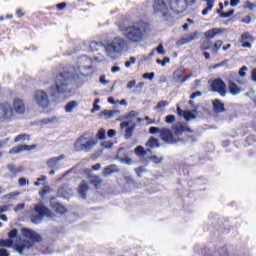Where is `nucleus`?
I'll list each match as a JSON object with an SVG mask.
<instances>
[{"instance_id":"f257e3e1","label":"nucleus","mask_w":256,"mask_h":256,"mask_svg":"<svg viewBox=\"0 0 256 256\" xmlns=\"http://www.w3.org/2000/svg\"><path fill=\"white\" fill-rule=\"evenodd\" d=\"M148 133H150V135L159 133V137L163 143L169 145H177L188 141H190V143H196L197 141L196 135H187L185 139L180 137L183 133H194V131L183 122H178L175 125H172L171 129L165 127H150Z\"/></svg>"},{"instance_id":"f03ea898","label":"nucleus","mask_w":256,"mask_h":256,"mask_svg":"<svg viewBox=\"0 0 256 256\" xmlns=\"http://www.w3.org/2000/svg\"><path fill=\"white\" fill-rule=\"evenodd\" d=\"M105 49L106 55L110 57V59H115L123 49H125V40L122 38L116 37L112 41H108L106 44L103 42L92 41L90 43L91 51H100L101 49Z\"/></svg>"},{"instance_id":"7ed1b4c3","label":"nucleus","mask_w":256,"mask_h":256,"mask_svg":"<svg viewBox=\"0 0 256 256\" xmlns=\"http://www.w3.org/2000/svg\"><path fill=\"white\" fill-rule=\"evenodd\" d=\"M151 31V26L147 22H137L128 26L123 34L132 43H141L147 37V33Z\"/></svg>"},{"instance_id":"20e7f679","label":"nucleus","mask_w":256,"mask_h":256,"mask_svg":"<svg viewBox=\"0 0 256 256\" xmlns=\"http://www.w3.org/2000/svg\"><path fill=\"white\" fill-rule=\"evenodd\" d=\"M55 90L58 95L71 96L73 93L72 78L69 72H61L55 79Z\"/></svg>"},{"instance_id":"39448f33","label":"nucleus","mask_w":256,"mask_h":256,"mask_svg":"<svg viewBox=\"0 0 256 256\" xmlns=\"http://www.w3.org/2000/svg\"><path fill=\"white\" fill-rule=\"evenodd\" d=\"M97 145V139L92 138L91 132H85L82 136L77 138L74 143V150L76 152H91V150Z\"/></svg>"},{"instance_id":"423d86ee","label":"nucleus","mask_w":256,"mask_h":256,"mask_svg":"<svg viewBox=\"0 0 256 256\" xmlns=\"http://www.w3.org/2000/svg\"><path fill=\"white\" fill-rule=\"evenodd\" d=\"M21 237L24 238L14 245V250L18 254L23 255L24 251L29 250L33 246V230L21 228Z\"/></svg>"},{"instance_id":"0eeeda50","label":"nucleus","mask_w":256,"mask_h":256,"mask_svg":"<svg viewBox=\"0 0 256 256\" xmlns=\"http://www.w3.org/2000/svg\"><path fill=\"white\" fill-rule=\"evenodd\" d=\"M34 212L38 215L33 217L34 224L38 223V220H41L44 217L54 218V212L47 208V206H44V204H36V206H34Z\"/></svg>"},{"instance_id":"6e6552de","label":"nucleus","mask_w":256,"mask_h":256,"mask_svg":"<svg viewBox=\"0 0 256 256\" xmlns=\"http://www.w3.org/2000/svg\"><path fill=\"white\" fill-rule=\"evenodd\" d=\"M14 112L10 102H0V122H5L13 118Z\"/></svg>"},{"instance_id":"1a4fd4ad","label":"nucleus","mask_w":256,"mask_h":256,"mask_svg":"<svg viewBox=\"0 0 256 256\" xmlns=\"http://www.w3.org/2000/svg\"><path fill=\"white\" fill-rule=\"evenodd\" d=\"M210 91L213 93H218L221 97L227 95V85L221 78H215V80L210 82Z\"/></svg>"},{"instance_id":"9d476101","label":"nucleus","mask_w":256,"mask_h":256,"mask_svg":"<svg viewBox=\"0 0 256 256\" xmlns=\"http://www.w3.org/2000/svg\"><path fill=\"white\" fill-rule=\"evenodd\" d=\"M34 101L42 108H48L49 106V98L45 91L37 90L34 92Z\"/></svg>"},{"instance_id":"9b49d317","label":"nucleus","mask_w":256,"mask_h":256,"mask_svg":"<svg viewBox=\"0 0 256 256\" xmlns=\"http://www.w3.org/2000/svg\"><path fill=\"white\" fill-rule=\"evenodd\" d=\"M97 63H105V58H103V56H95L94 58H91L86 55L78 58L79 65H97Z\"/></svg>"},{"instance_id":"f8f14e48","label":"nucleus","mask_w":256,"mask_h":256,"mask_svg":"<svg viewBox=\"0 0 256 256\" xmlns=\"http://www.w3.org/2000/svg\"><path fill=\"white\" fill-rule=\"evenodd\" d=\"M199 37H201L200 32L196 31L193 32L191 34H186L184 36L181 37V39H179L177 41V45H187L188 43H191L192 41H197V39H199Z\"/></svg>"},{"instance_id":"ddd939ff","label":"nucleus","mask_w":256,"mask_h":256,"mask_svg":"<svg viewBox=\"0 0 256 256\" xmlns=\"http://www.w3.org/2000/svg\"><path fill=\"white\" fill-rule=\"evenodd\" d=\"M120 131H124L125 135V139L129 140L132 138V136L134 135V131H135V124L132 126H129V122H122L120 123Z\"/></svg>"},{"instance_id":"4468645a","label":"nucleus","mask_w":256,"mask_h":256,"mask_svg":"<svg viewBox=\"0 0 256 256\" xmlns=\"http://www.w3.org/2000/svg\"><path fill=\"white\" fill-rule=\"evenodd\" d=\"M11 107H12L13 113H16V114H24V112H26V105L24 104L23 100H20L19 98L14 99Z\"/></svg>"},{"instance_id":"2eb2a0df","label":"nucleus","mask_w":256,"mask_h":256,"mask_svg":"<svg viewBox=\"0 0 256 256\" xmlns=\"http://www.w3.org/2000/svg\"><path fill=\"white\" fill-rule=\"evenodd\" d=\"M184 66H180L178 69L173 72V79L176 81H179L180 83H185L188 79H190L191 74H188L187 76H184Z\"/></svg>"},{"instance_id":"dca6fc26","label":"nucleus","mask_w":256,"mask_h":256,"mask_svg":"<svg viewBox=\"0 0 256 256\" xmlns=\"http://www.w3.org/2000/svg\"><path fill=\"white\" fill-rule=\"evenodd\" d=\"M225 33V29L223 28H213L204 33V37L206 39H215V37H219V35Z\"/></svg>"},{"instance_id":"f3484780","label":"nucleus","mask_w":256,"mask_h":256,"mask_svg":"<svg viewBox=\"0 0 256 256\" xmlns=\"http://www.w3.org/2000/svg\"><path fill=\"white\" fill-rule=\"evenodd\" d=\"M240 43H242V47H244V49H251V43H253V36H251L249 33L242 34L240 38Z\"/></svg>"},{"instance_id":"a211bd4d","label":"nucleus","mask_w":256,"mask_h":256,"mask_svg":"<svg viewBox=\"0 0 256 256\" xmlns=\"http://www.w3.org/2000/svg\"><path fill=\"white\" fill-rule=\"evenodd\" d=\"M51 209L59 215H65L67 213V208L60 202H51Z\"/></svg>"},{"instance_id":"6ab92c4d","label":"nucleus","mask_w":256,"mask_h":256,"mask_svg":"<svg viewBox=\"0 0 256 256\" xmlns=\"http://www.w3.org/2000/svg\"><path fill=\"white\" fill-rule=\"evenodd\" d=\"M212 107H213V112H215L216 114H221L225 112V105L219 99L213 100Z\"/></svg>"},{"instance_id":"aec40b11","label":"nucleus","mask_w":256,"mask_h":256,"mask_svg":"<svg viewBox=\"0 0 256 256\" xmlns=\"http://www.w3.org/2000/svg\"><path fill=\"white\" fill-rule=\"evenodd\" d=\"M6 169H8L9 173H11L12 177L17 176L24 171L23 166H15L14 164H8Z\"/></svg>"},{"instance_id":"412c9836","label":"nucleus","mask_w":256,"mask_h":256,"mask_svg":"<svg viewBox=\"0 0 256 256\" xmlns=\"http://www.w3.org/2000/svg\"><path fill=\"white\" fill-rule=\"evenodd\" d=\"M32 149H33V146H27V145L15 146L11 150H9V154H11V155L20 154L23 151H30Z\"/></svg>"},{"instance_id":"4be33fe9","label":"nucleus","mask_w":256,"mask_h":256,"mask_svg":"<svg viewBox=\"0 0 256 256\" xmlns=\"http://www.w3.org/2000/svg\"><path fill=\"white\" fill-rule=\"evenodd\" d=\"M228 89L230 90V94L232 96L239 95L242 92V89L233 81H228Z\"/></svg>"},{"instance_id":"5701e85b","label":"nucleus","mask_w":256,"mask_h":256,"mask_svg":"<svg viewBox=\"0 0 256 256\" xmlns=\"http://www.w3.org/2000/svg\"><path fill=\"white\" fill-rule=\"evenodd\" d=\"M89 191L88 183L85 181H82L79 185V194L82 196L83 199H87V193Z\"/></svg>"},{"instance_id":"b1692460","label":"nucleus","mask_w":256,"mask_h":256,"mask_svg":"<svg viewBox=\"0 0 256 256\" xmlns=\"http://www.w3.org/2000/svg\"><path fill=\"white\" fill-rule=\"evenodd\" d=\"M55 121H57V117L52 116L51 118H43L37 122H34V125L44 126V125L53 124Z\"/></svg>"},{"instance_id":"393cba45","label":"nucleus","mask_w":256,"mask_h":256,"mask_svg":"<svg viewBox=\"0 0 256 256\" xmlns=\"http://www.w3.org/2000/svg\"><path fill=\"white\" fill-rule=\"evenodd\" d=\"M145 147H148L150 149L159 148L160 147L159 139L155 137H150L147 143H145Z\"/></svg>"},{"instance_id":"a878e982","label":"nucleus","mask_w":256,"mask_h":256,"mask_svg":"<svg viewBox=\"0 0 256 256\" xmlns=\"http://www.w3.org/2000/svg\"><path fill=\"white\" fill-rule=\"evenodd\" d=\"M65 158L64 154L58 156V157H54L49 159L46 164L48 165L49 168H54L58 162H60L61 160H63Z\"/></svg>"},{"instance_id":"bb28decb","label":"nucleus","mask_w":256,"mask_h":256,"mask_svg":"<svg viewBox=\"0 0 256 256\" xmlns=\"http://www.w3.org/2000/svg\"><path fill=\"white\" fill-rule=\"evenodd\" d=\"M13 239H0V248H14Z\"/></svg>"},{"instance_id":"cd10ccee","label":"nucleus","mask_w":256,"mask_h":256,"mask_svg":"<svg viewBox=\"0 0 256 256\" xmlns=\"http://www.w3.org/2000/svg\"><path fill=\"white\" fill-rule=\"evenodd\" d=\"M102 183L103 179L99 176H92L91 181H89V184L94 185L95 189H100Z\"/></svg>"},{"instance_id":"c85d7f7f","label":"nucleus","mask_w":256,"mask_h":256,"mask_svg":"<svg viewBox=\"0 0 256 256\" xmlns=\"http://www.w3.org/2000/svg\"><path fill=\"white\" fill-rule=\"evenodd\" d=\"M207 3V7L202 11V15H209V12L213 9L215 5V0H204Z\"/></svg>"},{"instance_id":"c756f323","label":"nucleus","mask_w":256,"mask_h":256,"mask_svg":"<svg viewBox=\"0 0 256 256\" xmlns=\"http://www.w3.org/2000/svg\"><path fill=\"white\" fill-rule=\"evenodd\" d=\"M115 167H116L115 164H111L110 166L105 167L103 170V175L105 177L112 175L113 173H115Z\"/></svg>"},{"instance_id":"7c9ffc66","label":"nucleus","mask_w":256,"mask_h":256,"mask_svg":"<svg viewBox=\"0 0 256 256\" xmlns=\"http://www.w3.org/2000/svg\"><path fill=\"white\" fill-rule=\"evenodd\" d=\"M76 107H78V102L70 101V102L67 103V105L64 108V110H66L67 113H72L73 109H75Z\"/></svg>"},{"instance_id":"2f4dec72","label":"nucleus","mask_w":256,"mask_h":256,"mask_svg":"<svg viewBox=\"0 0 256 256\" xmlns=\"http://www.w3.org/2000/svg\"><path fill=\"white\" fill-rule=\"evenodd\" d=\"M184 117L185 121H190L191 119H196V115L189 111V110H185L183 115H181Z\"/></svg>"},{"instance_id":"473e14b6","label":"nucleus","mask_w":256,"mask_h":256,"mask_svg":"<svg viewBox=\"0 0 256 256\" xmlns=\"http://www.w3.org/2000/svg\"><path fill=\"white\" fill-rule=\"evenodd\" d=\"M221 47H223V41H221V40L216 41V43L212 47V52L214 53V55H217V53L219 52V49H221Z\"/></svg>"},{"instance_id":"72a5a7b5","label":"nucleus","mask_w":256,"mask_h":256,"mask_svg":"<svg viewBox=\"0 0 256 256\" xmlns=\"http://www.w3.org/2000/svg\"><path fill=\"white\" fill-rule=\"evenodd\" d=\"M211 45H213L211 40H204L203 43L200 46V49L202 51H207V49H211Z\"/></svg>"},{"instance_id":"f704fd0d","label":"nucleus","mask_w":256,"mask_h":256,"mask_svg":"<svg viewBox=\"0 0 256 256\" xmlns=\"http://www.w3.org/2000/svg\"><path fill=\"white\" fill-rule=\"evenodd\" d=\"M96 139L103 141L106 139V130L101 128L98 130V133H96Z\"/></svg>"},{"instance_id":"c9c22d12","label":"nucleus","mask_w":256,"mask_h":256,"mask_svg":"<svg viewBox=\"0 0 256 256\" xmlns=\"http://www.w3.org/2000/svg\"><path fill=\"white\" fill-rule=\"evenodd\" d=\"M45 181H47V176L42 175L34 181V186L45 185Z\"/></svg>"},{"instance_id":"e433bc0d","label":"nucleus","mask_w":256,"mask_h":256,"mask_svg":"<svg viewBox=\"0 0 256 256\" xmlns=\"http://www.w3.org/2000/svg\"><path fill=\"white\" fill-rule=\"evenodd\" d=\"M218 13L220 17H224V18L233 17V15H235V10H230L228 12H222V13H221V10H218Z\"/></svg>"},{"instance_id":"4c0bfd02","label":"nucleus","mask_w":256,"mask_h":256,"mask_svg":"<svg viewBox=\"0 0 256 256\" xmlns=\"http://www.w3.org/2000/svg\"><path fill=\"white\" fill-rule=\"evenodd\" d=\"M243 8L244 9H249V11H253V9H256V4L255 3H251L250 1H246L243 4Z\"/></svg>"},{"instance_id":"58836bf2","label":"nucleus","mask_w":256,"mask_h":256,"mask_svg":"<svg viewBox=\"0 0 256 256\" xmlns=\"http://www.w3.org/2000/svg\"><path fill=\"white\" fill-rule=\"evenodd\" d=\"M37 243H42V237L37 232H33V246Z\"/></svg>"},{"instance_id":"ea45409f","label":"nucleus","mask_w":256,"mask_h":256,"mask_svg":"<svg viewBox=\"0 0 256 256\" xmlns=\"http://www.w3.org/2000/svg\"><path fill=\"white\" fill-rule=\"evenodd\" d=\"M17 235H19V230H17V229H12L11 231L8 232L9 240H13V239L17 238Z\"/></svg>"},{"instance_id":"a19ab883","label":"nucleus","mask_w":256,"mask_h":256,"mask_svg":"<svg viewBox=\"0 0 256 256\" xmlns=\"http://www.w3.org/2000/svg\"><path fill=\"white\" fill-rule=\"evenodd\" d=\"M150 160L154 162L156 165H160L163 162V157H158L156 155H153L150 157Z\"/></svg>"},{"instance_id":"79ce46f5","label":"nucleus","mask_w":256,"mask_h":256,"mask_svg":"<svg viewBox=\"0 0 256 256\" xmlns=\"http://www.w3.org/2000/svg\"><path fill=\"white\" fill-rule=\"evenodd\" d=\"M101 114L102 116H105V118L109 119L113 117L115 112L113 110H102Z\"/></svg>"},{"instance_id":"37998d69","label":"nucleus","mask_w":256,"mask_h":256,"mask_svg":"<svg viewBox=\"0 0 256 256\" xmlns=\"http://www.w3.org/2000/svg\"><path fill=\"white\" fill-rule=\"evenodd\" d=\"M176 121V117L174 115H168L164 119V122H166L168 125L173 124Z\"/></svg>"},{"instance_id":"c03bdc74","label":"nucleus","mask_w":256,"mask_h":256,"mask_svg":"<svg viewBox=\"0 0 256 256\" xmlns=\"http://www.w3.org/2000/svg\"><path fill=\"white\" fill-rule=\"evenodd\" d=\"M169 105L168 101H160L157 103L156 107L154 108L155 110H160L162 108H165L166 106Z\"/></svg>"},{"instance_id":"a18cd8bd","label":"nucleus","mask_w":256,"mask_h":256,"mask_svg":"<svg viewBox=\"0 0 256 256\" xmlns=\"http://www.w3.org/2000/svg\"><path fill=\"white\" fill-rule=\"evenodd\" d=\"M135 154L139 156H143L146 154V151L144 150L143 146H138L135 148Z\"/></svg>"},{"instance_id":"49530a36","label":"nucleus","mask_w":256,"mask_h":256,"mask_svg":"<svg viewBox=\"0 0 256 256\" xmlns=\"http://www.w3.org/2000/svg\"><path fill=\"white\" fill-rule=\"evenodd\" d=\"M146 172V169L144 168V166H139L138 168H135V173L136 176L141 177V175H143V173Z\"/></svg>"},{"instance_id":"de8ad7c7","label":"nucleus","mask_w":256,"mask_h":256,"mask_svg":"<svg viewBox=\"0 0 256 256\" xmlns=\"http://www.w3.org/2000/svg\"><path fill=\"white\" fill-rule=\"evenodd\" d=\"M98 103H100V99L96 98L94 101V108H92V113L94 112H98L101 110V107L98 105Z\"/></svg>"},{"instance_id":"09e8293b","label":"nucleus","mask_w":256,"mask_h":256,"mask_svg":"<svg viewBox=\"0 0 256 256\" xmlns=\"http://www.w3.org/2000/svg\"><path fill=\"white\" fill-rule=\"evenodd\" d=\"M49 193V186H45L39 191V196L44 198L45 195Z\"/></svg>"},{"instance_id":"8fccbe9b","label":"nucleus","mask_w":256,"mask_h":256,"mask_svg":"<svg viewBox=\"0 0 256 256\" xmlns=\"http://www.w3.org/2000/svg\"><path fill=\"white\" fill-rule=\"evenodd\" d=\"M142 78L148 81H152L154 79V72L145 73L142 75Z\"/></svg>"},{"instance_id":"3c124183","label":"nucleus","mask_w":256,"mask_h":256,"mask_svg":"<svg viewBox=\"0 0 256 256\" xmlns=\"http://www.w3.org/2000/svg\"><path fill=\"white\" fill-rule=\"evenodd\" d=\"M219 256H228V249L226 246L222 247L220 250H219Z\"/></svg>"},{"instance_id":"603ef678","label":"nucleus","mask_w":256,"mask_h":256,"mask_svg":"<svg viewBox=\"0 0 256 256\" xmlns=\"http://www.w3.org/2000/svg\"><path fill=\"white\" fill-rule=\"evenodd\" d=\"M246 71H247V67L243 66V67H241L240 71H238V75H240V77H245Z\"/></svg>"},{"instance_id":"864d4df0","label":"nucleus","mask_w":256,"mask_h":256,"mask_svg":"<svg viewBox=\"0 0 256 256\" xmlns=\"http://www.w3.org/2000/svg\"><path fill=\"white\" fill-rule=\"evenodd\" d=\"M10 211V205L0 206V214Z\"/></svg>"},{"instance_id":"5fc2aeb1","label":"nucleus","mask_w":256,"mask_h":256,"mask_svg":"<svg viewBox=\"0 0 256 256\" xmlns=\"http://www.w3.org/2000/svg\"><path fill=\"white\" fill-rule=\"evenodd\" d=\"M107 136H108V138H113V137H115V136H116V130H115V129H109V130L107 131Z\"/></svg>"},{"instance_id":"6e6d98bb","label":"nucleus","mask_w":256,"mask_h":256,"mask_svg":"<svg viewBox=\"0 0 256 256\" xmlns=\"http://www.w3.org/2000/svg\"><path fill=\"white\" fill-rule=\"evenodd\" d=\"M0 256H10V252L5 248H0Z\"/></svg>"},{"instance_id":"4d7b16f0","label":"nucleus","mask_w":256,"mask_h":256,"mask_svg":"<svg viewBox=\"0 0 256 256\" xmlns=\"http://www.w3.org/2000/svg\"><path fill=\"white\" fill-rule=\"evenodd\" d=\"M26 184H27L26 178L18 179V185H20V187H24V186H26Z\"/></svg>"},{"instance_id":"13d9d810","label":"nucleus","mask_w":256,"mask_h":256,"mask_svg":"<svg viewBox=\"0 0 256 256\" xmlns=\"http://www.w3.org/2000/svg\"><path fill=\"white\" fill-rule=\"evenodd\" d=\"M26 139V135L25 134H21V135H18L17 137H15L14 139V142L17 143L21 140H25Z\"/></svg>"},{"instance_id":"bf43d9fd","label":"nucleus","mask_w":256,"mask_h":256,"mask_svg":"<svg viewBox=\"0 0 256 256\" xmlns=\"http://www.w3.org/2000/svg\"><path fill=\"white\" fill-rule=\"evenodd\" d=\"M100 83L103 85H108L109 81L106 80V75H101L100 76Z\"/></svg>"},{"instance_id":"052dcab7","label":"nucleus","mask_w":256,"mask_h":256,"mask_svg":"<svg viewBox=\"0 0 256 256\" xmlns=\"http://www.w3.org/2000/svg\"><path fill=\"white\" fill-rule=\"evenodd\" d=\"M202 95V92L196 91L191 94L190 99H195L196 97H200Z\"/></svg>"},{"instance_id":"680f3d73","label":"nucleus","mask_w":256,"mask_h":256,"mask_svg":"<svg viewBox=\"0 0 256 256\" xmlns=\"http://www.w3.org/2000/svg\"><path fill=\"white\" fill-rule=\"evenodd\" d=\"M241 3V0H230L231 7H237Z\"/></svg>"},{"instance_id":"e2e57ef3","label":"nucleus","mask_w":256,"mask_h":256,"mask_svg":"<svg viewBox=\"0 0 256 256\" xmlns=\"http://www.w3.org/2000/svg\"><path fill=\"white\" fill-rule=\"evenodd\" d=\"M135 62H136L135 57H131L130 60L125 62V65H134Z\"/></svg>"},{"instance_id":"0e129e2a","label":"nucleus","mask_w":256,"mask_h":256,"mask_svg":"<svg viewBox=\"0 0 256 256\" xmlns=\"http://www.w3.org/2000/svg\"><path fill=\"white\" fill-rule=\"evenodd\" d=\"M135 85H137V83L135 82V80L133 81H129L128 85H127V88L128 89H132L135 87Z\"/></svg>"},{"instance_id":"69168bd1","label":"nucleus","mask_w":256,"mask_h":256,"mask_svg":"<svg viewBox=\"0 0 256 256\" xmlns=\"http://www.w3.org/2000/svg\"><path fill=\"white\" fill-rule=\"evenodd\" d=\"M157 52L160 53V55H163L165 53V50L163 49V45H159L157 47Z\"/></svg>"},{"instance_id":"338daca9","label":"nucleus","mask_w":256,"mask_h":256,"mask_svg":"<svg viewBox=\"0 0 256 256\" xmlns=\"http://www.w3.org/2000/svg\"><path fill=\"white\" fill-rule=\"evenodd\" d=\"M135 116H137V112L135 111H130L128 113V115L126 116V118H135Z\"/></svg>"},{"instance_id":"774afa93","label":"nucleus","mask_w":256,"mask_h":256,"mask_svg":"<svg viewBox=\"0 0 256 256\" xmlns=\"http://www.w3.org/2000/svg\"><path fill=\"white\" fill-rule=\"evenodd\" d=\"M251 78L253 82H256V68L252 70Z\"/></svg>"}]
</instances>
